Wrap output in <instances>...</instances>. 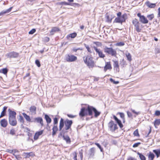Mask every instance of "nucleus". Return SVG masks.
Segmentation results:
<instances>
[{
    "label": "nucleus",
    "mask_w": 160,
    "mask_h": 160,
    "mask_svg": "<svg viewBox=\"0 0 160 160\" xmlns=\"http://www.w3.org/2000/svg\"><path fill=\"white\" fill-rule=\"evenodd\" d=\"M63 137L64 140L67 143L70 144L71 143V139L68 136L63 135Z\"/></svg>",
    "instance_id": "29"
},
{
    "label": "nucleus",
    "mask_w": 160,
    "mask_h": 160,
    "mask_svg": "<svg viewBox=\"0 0 160 160\" xmlns=\"http://www.w3.org/2000/svg\"><path fill=\"white\" fill-rule=\"evenodd\" d=\"M90 106L88 105L87 108L84 107L82 108L79 113V116L80 117H82L88 115L89 116L88 109L89 107H90Z\"/></svg>",
    "instance_id": "5"
},
{
    "label": "nucleus",
    "mask_w": 160,
    "mask_h": 160,
    "mask_svg": "<svg viewBox=\"0 0 160 160\" xmlns=\"http://www.w3.org/2000/svg\"><path fill=\"white\" fill-rule=\"evenodd\" d=\"M58 4L60 5H71V3L66 2H62L58 3Z\"/></svg>",
    "instance_id": "41"
},
{
    "label": "nucleus",
    "mask_w": 160,
    "mask_h": 160,
    "mask_svg": "<svg viewBox=\"0 0 160 160\" xmlns=\"http://www.w3.org/2000/svg\"><path fill=\"white\" fill-rule=\"evenodd\" d=\"M117 114L119 115L120 117L123 120V122L124 123L125 122V120L124 114L123 112H118L117 113Z\"/></svg>",
    "instance_id": "36"
},
{
    "label": "nucleus",
    "mask_w": 160,
    "mask_h": 160,
    "mask_svg": "<svg viewBox=\"0 0 160 160\" xmlns=\"http://www.w3.org/2000/svg\"><path fill=\"white\" fill-rule=\"evenodd\" d=\"M58 120L57 118L55 117L53 118V126L52 128V135L53 137H54L56 134L58 130Z\"/></svg>",
    "instance_id": "4"
},
{
    "label": "nucleus",
    "mask_w": 160,
    "mask_h": 160,
    "mask_svg": "<svg viewBox=\"0 0 160 160\" xmlns=\"http://www.w3.org/2000/svg\"><path fill=\"white\" fill-rule=\"evenodd\" d=\"M106 21L108 22H111L112 19L110 17L109 15H107L106 16Z\"/></svg>",
    "instance_id": "44"
},
{
    "label": "nucleus",
    "mask_w": 160,
    "mask_h": 160,
    "mask_svg": "<svg viewBox=\"0 0 160 160\" xmlns=\"http://www.w3.org/2000/svg\"><path fill=\"white\" fill-rule=\"evenodd\" d=\"M45 119L48 124L50 123L51 122V119L48 115L46 114L45 115Z\"/></svg>",
    "instance_id": "31"
},
{
    "label": "nucleus",
    "mask_w": 160,
    "mask_h": 160,
    "mask_svg": "<svg viewBox=\"0 0 160 160\" xmlns=\"http://www.w3.org/2000/svg\"><path fill=\"white\" fill-rule=\"evenodd\" d=\"M44 132V130H41L40 131L36 132L34 135L33 139L34 140H37L39 136L42 135Z\"/></svg>",
    "instance_id": "17"
},
{
    "label": "nucleus",
    "mask_w": 160,
    "mask_h": 160,
    "mask_svg": "<svg viewBox=\"0 0 160 160\" xmlns=\"http://www.w3.org/2000/svg\"><path fill=\"white\" fill-rule=\"evenodd\" d=\"M13 8V7H10L8 9H7L6 10L3 11H2L0 12V16H3L4 15L9 12H10L12 8Z\"/></svg>",
    "instance_id": "24"
},
{
    "label": "nucleus",
    "mask_w": 160,
    "mask_h": 160,
    "mask_svg": "<svg viewBox=\"0 0 160 160\" xmlns=\"http://www.w3.org/2000/svg\"><path fill=\"white\" fill-rule=\"evenodd\" d=\"M112 68L111 62H105V65L103 67V71L104 72H106L108 70H111Z\"/></svg>",
    "instance_id": "14"
},
{
    "label": "nucleus",
    "mask_w": 160,
    "mask_h": 160,
    "mask_svg": "<svg viewBox=\"0 0 160 160\" xmlns=\"http://www.w3.org/2000/svg\"><path fill=\"white\" fill-rule=\"evenodd\" d=\"M137 16L139 18V21L142 23L147 24L148 22L147 18L144 16L141 15L140 13H138L137 14Z\"/></svg>",
    "instance_id": "11"
},
{
    "label": "nucleus",
    "mask_w": 160,
    "mask_h": 160,
    "mask_svg": "<svg viewBox=\"0 0 160 160\" xmlns=\"http://www.w3.org/2000/svg\"><path fill=\"white\" fill-rule=\"evenodd\" d=\"M155 115L156 116H159L160 115V111L158 110L156 111L155 113Z\"/></svg>",
    "instance_id": "59"
},
{
    "label": "nucleus",
    "mask_w": 160,
    "mask_h": 160,
    "mask_svg": "<svg viewBox=\"0 0 160 160\" xmlns=\"http://www.w3.org/2000/svg\"><path fill=\"white\" fill-rule=\"evenodd\" d=\"M153 124L155 127H156L157 126L159 125L160 124V119H155L153 122Z\"/></svg>",
    "instance_id": "34"
},
{
    "label": "nucleus",
    "mask_w": 160,
    "mask_h": 160,
    "mask_svg": "<svg viewBox=\"0 0 160 160\" xmlns=\"http://www.w3.org/2000/svg\"><path fill=\"white\" fill-rule=\"evenodd\" d=\"M77 36L76 32H73L68 35L66 37L67 39H69L70 38H75Z\"/></svg>",
    "instance_id": "27"
},
{
    "label": "nucleus",
    "mask_w": 160,
    "mask_h": 160,
    "mask_svg": "<svg viewBox=\"0 0 160 160\" xmlns=\"http://www.w3.org/2000/svg\"><path fill=\"white\" fill-rule=\"evenodd\" d=\"M104 52L112 56H116L117 55V52L112 48L106 47L104 48Z\"/></svg>",
    "instance_id": "8"
},
{
    "label": "nucleus",
    "mask_w": 160,
    "mask_h": 160,
    "mask_svg": "<svg viewBox=\"0 0 160 160\" xmlns=\"http://www.w3.org/2000/svg\"><path fill=\"white\" fill-rule=\"evenodd\" d=\"M79 154L81 158V160H82L83 159V150L81 149V151L79 152Z\"/></svg>",
    "instance_id": "50"
},
{
    "label": "nucleus",
    "mask_w": 160,
    "mask_h": 160,
    "mask_svg": "<svg viewBox=\"0 0 160 160\" xmlns=\"http://www.w3.org/2000/svg\"><path fill=\"white\" fill-rule=\"evenodd\" d=\"M153 152L156 154L157 158L160 156V149L153 150Z\"/></svg>",
    "instance_id": "30"
},
{
    "label": "nucleus",
    "mask_w": 160,
    "mask_h": 160,
    "mask_svg": "<svg viewBox=\"0 0 160 160\" xmlns=\"http://www.w3.org/2000/svg\"><path fill=\"white\" fill-rule=\"evenodd\" d=\"M132 23L135 27V29L138 32H140L142 29L140 27V23L136 18H134L132 21Z\"/></svg>",
    "instance_id": "6"
},
{
    "label": "nucleus",
    "mask_w": 160,
    "mask_h": 160,
    "mask_svg": "<svg viewBox=\"0 0 160 160\" xmlns=\"http://www.w3.org/2000/svg\"><path fill=\"white\" fill-rule=\"evenodd\" d=\"M147 17L149 20L151 21L154 18V15L153 14H152L147 15Z\"/></svg>",
    "instance_id": "42"
},
{
    "label": "nucleus",
    "mask_w": 160,
    "mask_h": 160,
    "mask_svg": "<svg viewBox=\"0 0 160 160\" xmlns=\"http://www.w3.org/2000/svg\"><path fill=\"white\" fill-rule=\"evenodd\" d=\"M158 17H160V7H159L158 9Z\"/></svg>",
    "instance_id": "60"
},
{
    "label": "nucleus",
    "mask_w": 160,
    "mask_h": 160,
    "mask_svg": "<svg viewBox=\"0 0 160 160\" xmlns=\"http://www.w3.org/2000/svg\"><path fill=\"white\" fill-rule=\"evenodd\" d=\"M72 124V120L67 119L64 121V119L62 118H61L59 122V130L60 131L62 130L64 124L65 125L64 127L65 130L67 131L70 129H71V126Z\"/></svg>",
    "instance_id": "1"
},
{
    "label": "nucleus",
    "mask_w": 160,
    "mask_h": 160,
    "mask_svg": "<svg viewBox=\"0 0 160 160\" xmlns=\"http://www.w3.org/2000/svg\"><path fill=\"white\" fill-rule=\"evenodd\" d=\"M10 134L12 135H14L15 134V131L13 128L11 129L10 131Z\"/></svg>",
    "instance_id": "46"
},
{
    "label": "nucleus",
    "mask_w": 160,
    "mask_h": 160,
    "mask_svg": "<svg viewBox=\"0 0 160 160\" xmlns=\"http://www.w3.org/2000/svg\"><path fill=\"white\" fill-rule=\"evenodd\" d=\"M131 111L133 113L136 114V115H138L140 114V112H136L135 110L133 109H131Z\"/></svg>",
    "instance_id": "57"
},
{
    "label": "nucleus",
    "mask_w": 160,
    "mask_h": 160,
    "mask_svg": "<svg viewBox=\"0 0 160 160\" xmlns=\"http://www.w3.org/2000/svg\"><path fill=\"white\" fill-rule=\"evenodd\" d=\"M71 156L73 157L74 160H77V152L75 151L73 152L72 153Z\"/></svg>",
    "instance_id": "38"
},
{
    "label": "nucleus",
    "mask_w": 160,
    "mask_h": 160,
    "mask_svg": "<svg viewBox=\"0 0 160 160\" xmlns=\"http://www.w3.org/2000/svg\"><path fill=\"white\" fill-rule=\"evenodd\" d=\"M113 68L117 72H119V66L118 63V61L117 60H113Z\"/></svg>",
    "instance_id": "19"
},
{
    "label": "nucleus",
    "mask_w": 160,
    "mask_h": 160,
    "mask_svg": "<svg viewBox=\"0 0 160 160\" xmlns=\"http://www.w3.org/2000/svg\"><path fill=\"white\" fill-rule=\"evenodd\" d=\"M9 122L10 124L13 126L17 125V121L16 118L8 119Z\"/></svg>",
    "instance_id": "20"
},
{
    "label": "nucleus",
    "mask_w": 160,
    "mask_h": 160,
    "mask_svg": "<svg viewBox=\"0 0 160 160\" xmlns=\"http://www.w3.org/2000/svg\"><path fill=\"white\" fill-rule=\"evenodd\" d=\"M60 31V30L59 28L57 27H55L52 28L50 31V33L51 35H53L55 32H59Z\"/></svg>",
    "instance_id": "25"
},
{
    "label": "nucleus",
    "mask_w": 160,
    "mask_h": 160,
    "mask_svg": "<svg viewBox=\"0 0 160 160\" xmlns=\"http://www.w3.org/2000/svg\"><path fill=\"white\" fill-rule=\"evenodd\" d=\"M22 114L27 121L29 122H33V121H31L29 116L28 115L25 113H23Z\"/></svg>",
    "instance_id": "28"
},
{
    "label": "nucleus",
    "mask_w": 160,
    "mask_h": 160,
    "mask_svg": "<svg viewBox=\"0 0 160 160\" xmlns=\"http://www.w3.org/2000/svg\"><path fill=\"white\" fill-rule=\"evenodd\" d=\"M23 155L25 159L29 158L28 152H24L23 153Z\"/></svg>",
    "instance_id": "52"
},
{
    "label": "nucleus",
    "mask_w": 160,
    "mask_h": 160,
    "mask_svg": "<svg viewBox=\"0 0 160 160\" xmlns=\"http://www.w3.org/2000/svg\"><path fill=\"white\" fill-rule=\"evenodd\" d=\"M127 17V15L126 14H123L121 17L116 18L114 20V22L120 23L122 24V22H125Z\"/></svg>",
    "instance_id": "7"
},
{
    "label": "nucleus",
    "mask_w": 160,
    "mask_h": 160,
    "mask_svg": "<svg viewBox=\"0 0 160 160\" xmlns=\"http://www.w3.org/2000/svg\"><path fill=\"white\" fill-rule=\"evenodd\" d=\"M33 122L39 123L42 126H43L44 125L43 119L41 117H38L35 118L34 121H33Z\"/></svg>",
    "instance_id": "16"
},
{
    "label": "nucleus",
    "mask_w": 160,
    "mask_h": 160,
    "mask_svg": "<svg viewBox=\"0 0 160 160\" xmlns=\"http://www.w3.org/2000/svg\"><path fill=\"white\" fill-rule=\"evenodd\" d=\"M95 152V148L94 147L90 149L89 154V158H93Z\"/></svg>",
    "instance_id": "22"
},
{
    "label": "nucleus",
    "mask_w": 160,
    "mask_h": 160,
    "mask_svg": "<svg viewBox=\"0 0 160 160\" xmlns=\"http://www.w3.org/2000/svg\"><path fill=\"white\" fill-rule=\"evenodd\" d=\"M93 59V57L91 55H87L83 58L84 63L89 68H92L95 66Z\"/></svg>",
    "instance_id": "2"
},
{
    "label": "nucleus",
    "mask_w": 160,
    "mask_h": 160,
    "mask_svg": "<svg viewBox=\"0 0 160 160\" xmlns=\"http://www.w3.org/2000/svg\"><path fill=\"white\" fill-rule=\"evenodd\" d=\"M7 56L8 58H16L19 56L18 52L12 51L7 54Z\"/></svg>",
    "instance_id": "13"
},
{
    "label": "nucleus",
    "mask_w": 160,
    "mask_h": 160,
    "mask_svg": "<svg viewBox=\"0 0 160 160\" xmlns=\"http://www.w3.org/2000/svg\"><path fill=\"white\" fill-rule=\"evenodd\" d=\"M95 144L97 146V147L100 149L101 152L103 151V148H102L100 145L98 143H95Z\"/></svg>",
    "instance_id": "51"
},
{
    "label": "nucleus",
    "mask_w": 160,
    "mask_h": 160,
    "mask_svg": "<svg viewBox=\"0 0 160 160\" xmlns=\"http://www.w3.org/2000/svg\"><path fill=\"white\" fill-rule=\"evenodd\" d=\"M141 142H137V143H134L133 145V148H136V147H138L139 145H140V144H141Z\"/></svg>",
    "instance_id": "55"
},
{
    "label": "nucleus",
    "mask_w": 160,
    "mask_h": 160,
    "mask_svg": "<svg viewBox=\"0 0 160 160\" xmlns=\"http://www.w3.org/2000/svg\"><path fill=\"white\" fill-rule=\"evenodd\" d=\"M113 118L121 128L123 127V126L122 124L121 120H119L115 115L113 116Z\"/></svg>",
    "instance_id": "23"
},
{
    "label": "nucleus",
    "mask_w": 160,
    "mask_h": 160,
    "mask_svg": "<svg viewBox=\"0 0 160 160\" xmlns=\"http://www.w3.org/2000/svg\"><path fill=\"white\" fill-rule=\"evenodd\" d=\"M77 59V57L73 55L68 54L65 58L66 60L69 62H73L76 61Z\"/></svg>",
    "instance_id": "10"
},
{
    "label": "nucleus",
    "mask_w": 160,
    "mask_h": 160,
    "mask_svg": "<svg viewBox=\"0 0 160 160\" xmlns=\"http://www.w3.org/2000/svg\"><path fill=\"white\" fill-rule=\"evenodd\" d=\"M155 157V155L153 153L150 152L148 155V158L150 160H153Z\"/></svg>",
    "instance_id": "33"
},
{
    "label": "nucleus",
    "mask_w": 160,
    "mask_h": 160,
    "mask_svg": "<svg viewBox=\"0 0 160 160\" xmlns=\"http://www.w3.org/2000/svg\"><path fill=\"white\" fill-rule=\"evenodd\" d=\"M127 113L128 116V117L131 118L132 117V115L131 112H130L129 111H127Z\"/></svg>",
    "instance_id": "58"
},
{
    "label": "nucleus",
    "mask_w": 160,
    "mask_h": 160,
    "mask_svg": "<svg viewBox=\"0 0 160 160\" xmlns=\"http://www.w3.org/2000/svg\"><path fill=\"white\" fill-rule=\"evenodd\" d=\"M133 135L134 136L137 137H140V134L139 133L138 130V129H136L133 133Z\"/></svg>",
    "instance_id": "40"
},
{
    "label": "nucleus",
    "mask_w": 160,
    "mask_h": 160,
    "mask_svg": "<svg viewBox=\"0 0 160 160\" xmlns=\"http://www.w3.org/2000/svg\"><path fill=\"white\" fill-rule=\"evenodd\" d=\"M8 71V69L7 68H3L0 70V72L5 75H7Z\"/></svg>",
    "instance_id": "35"
},
{
    "label": "nucleus",
    "mask_w": 160,
    "mask_h": 160,
    "mask_svg": "<svg viewBox=\"0 0 160 160\" xmlns=\"http://www.w3.org/2000/svg\"><path fill=\"white\" fill-rule=\"evenodd\" d=\"M108 127L110 131L112 132H114L118 128L117 124L115 123L112 120H111L109 122Z\"/></svg>",
    "instance_id": "9"
},
{
    "label": "nucleus",
    "mask_w": 160,
    "mask_h": 160,
    "mask_svg": "<svg viewBox=\"0 0 160 160\" xmlns=\"http://www.w3.org/2000/svg\"><path fill=\"white\" fill-rule=\"evenodd\" d=\"M36 31V30L35 29H32L29 32V34H32L35 32Z\"/></svg>",
    "instance_id": "53"
},
{
    "label": "nucleus",
    "mask_w": 160,
    "mask_h": 160,
    "mask_svg": "<svg viewBox=\"0 0 160 160\" xmlns=\"http://www.w3.org/2000/svg\"><path fill=\"white\" fill-rule=\"evenodd\" d=\"M89 111V116H91L93 115V112L94 113V117L95 118H97L101 114V112L98 111L95 108L92 106H91L89 107L88 109Z\"/></svg>",
    "instance_id": "3"
},
{
    "label": "nucleus",
    "mask_w": 160,
    "mask_h": 160,
    "mask_svg": "<svg viewBox=\"0 0 160 160\" xmlns=\"http://www.w3.org/2000/svg\"><path fill=\"white\" fill-rule=\"evenodd\" d=\"M35 63L38 67H40L41 66L40 62L37 59L36 60Z\"/></svg>",
    "instance_id": "49"
},
{
    "label": "nucleus",
    "mask_w": 160,
    "mask_h": 160,
    "mask_svg": "<svg viewBox=\"0 0 160 160\" xmlns=\"http://www.w3.org/2000/svg\"><path fill=\"white\" fill-rule=\"evenodd\" d=\"M127 58V60L129 62H131L132 60V56L129 53L125 54Z\"/></svg>",
    "instance_id": "39"
},
{
    "label": "nucleus",
    "mask_w": 160,
    "mask_h": 160,
    "mask_svg": "<svg viewBox=\"0 0 160 160\" xmlns=\"http://www.w3.org/2000/svg\"><path fill=\"white\" fill-rule=\"evenodd\" d=\"M137 154L139 155V157L141 160H146V158L144 156L139 152H137Z\"/></svg>",
    "instance_id": "37"
},
{
    "label": "nucleus",
    "mask_w": 160,
    "mask_h": 160,
    "mask_svg": "<svg viewBox=\"0 0 160 160\" xmlns=\"http://www.w3.org/2000/svg\"><path fill=\"white\" fill-rule=\"evenodd\" d=\"M19 121L22 123H24V119L22 117L21 115H19V118L18 119Z\"/></svg>",
    "instance_id": "45"
},
{
    "label": "nucleus",
    "mask_w": 160,
    "mask_h": 160,
    "mask_svg": "<svg viewBox=\"0 0 160 160\" xmlns=\"http://www.w3.org/2000/svg\"><path fill=\"white\" fill-rule=\"evenodd\" d=\"M16 158L18 160H20L22 159V157L19 155H14Z\"/></svg>",
    "instance_id": "61"
},
{
    "label": "nucleus",
    "mask_w": 160,
    "mask_h": 160,
    "mask_svg": "<svg viewBox=\"0 0 160 160\" xmlns=\"http://www.w3.org/2000/svg\"><path fill=\"white\" fill-rule=\"evenodd\" d=\"M1 126L3 128H6L8 125L7 120L6 119H3L0 121Z\"/></svg>",
    "instance_id": "21"
},
{
    "label": "nucleus",
    "mask_w": 160,
    "mask_h": 160,
    "mask_svg": "<svg viewBox=\"0 0 160 160\" xmlns=\"http://www.w3.org/2000/svg\"><path fill=\"white\" fill-rule=\"evenodd\" d=\"M29 110L31 112L36 113V107L34 106H32L30 107Z\"/></svg>",
    "instance_id": "32"
},
{
    "label": "nucleus",
    "mask_w": 160,
    "mask_h": 160,
    "mask_svg": "<svg viewBox=\"0 0 160 160\" xmlns=\"http://www.w3.org/2000/svg\"><path fill=\"white\" fill-rule=\"evenodd\" d=\"M29 157H33L35 156L34 152H28Z\"/></svg>",
    "instance_id": "56"
},
{
    "label": "nucleus",
    "mask_w": 160,
    "mask_h": 160,
    "mask_svg": "<svg viewBox=\"0 0 160 160\" xmlns=\"http://www.w3.org/2000/svg\"><path fill=\"white\" fill-rule=\"evenodd\" d=\"M7 109V107L4 106L3 107V110L1 112L0 115V118H1L6 115Z\"/></svg>",
    "instance_id": "26"
},
{
    "label": "nucleus",
    "mask_w": 160,
    "mask_h": 160,
    "mask_svg": "<svg viewBox=\"0 0 160 160\" xmlns=\"http://www.w3.org/2000/svg\"><path fill=\"white\" fill-rule=\"evenodd\" d=\"M86 48L87 49V51L88 52H89L90 53H92V52L91 51V50L90 49V48L89 47V46L88 45H86L85 46Z\"/></svg>",
    "instance_id": "54"
},
{
    "label": "nucleus",
    "mask_w": 160,
    "mask_h": 160,
    "mask_svg": "<svg viewBox=\"0 0 160 160\" xmlns=\"http://www.w3.org/2000/svg\"><path fill=\"white\" fill-rule=\"evenodd\" d=\"M110 81L112 82L113 84H117L119 83V82L118 81H115L114 79L112 78H110L109 79Z\"/></svg>",
    "instance_id": "43"
},
{
    "label": "nucleus",
    "mask_w": 160,
    "mask_h": 160,
    "mask_svg": "<svg viewBox=\"0 0 160 160\" xmlns=\"http://www.w3.org/2000/svg\"><path fill=\"white\" fill-rule=\"evenodd\" d=\"M50 40L49 38L48 37H46L44 38V41L46 42H48Z\"/></svg>",
    "instance_id": "63"
},
{
    "label": "nucleus",
    "mask_w": 160,
    "mask_h": 160,
    "mask_svg": "<svg viewBox=\"0 0 160 160\" xmlns=\"http://www.w3.org/2000/svg\"><path fill=\"white\" fill-rule=\"evenodd\" d=\"M127 160H137L136 158L132 157H129L127 158Z\"/></svg>",
    "instance_id": "64"
},
{
    "label": "nucleus",
    "mask_w": 160,
    "mask_h": 160,
    "mask_svg": "<svg viewBox=\"0 0 160 160\" xmlns=\"http://www.w3.org/2000/svg\"><path fill=\"white\" fill-rule=\"evenodd\" d=\"M93 43L96 45L97 46H101L102 45L101 43L99 42H94Z\"/></svg>",
    "instance_id": "62"
},
{
    "label": "nucleus",
    "mask_w": 160,
    "mask_h": 160,
    "mask_svg": "<svg viewBox=\"0 0 160 160\" xmlns=\"http://www.w3.org/2000/svg\"><path fill=\"white\" fill-rule=\"evenodd\" d=\"M93 48L98 56L100 58H104L105 57V55L103 53L102 51L99 48H98L95 46H93Z\"/></svg>",
    "instance_id": "12"
},
{
    "label": "nucleus",
    "mask_w": 160,
    "mask_h": 160,
    "mask_svg": "<svg viewBox=\"0 0 160 160\" xmlns=\"http://www.w3.org/2000/svg\"><path fill=\"white\" fill-rule=\"evenodd\" d=\"M125 45V43L124 42H120L117 43L116 44V45L118 46H123Z\"/></svg>",
    "instance_id": "47"
},
{
    "label": "nucleus",
    "mask_w": 160,
    "mask_h": 160,
    "mask_svg": "<svg viewBox=\"0 0 160 160\" xmlns=\"http://www.w3.org/2000/svg\"><path fill=\"white\" fill-rule=\"evenodd\" d=\"M9 114L8 119L16 118V113L15 112L12 111L10 109L8 110Z\"/></svg>",
    "instance_id": "15"
},
{
    "label": "nucleus",
    "mask_w": 160,
    "mask_h": 160,
    "mask_svg": "<svg viewBox=\"0 0 160 160\" xmlns=\"http://www.w3.org/2000/svg\"><path fill=\"white\" fill-rule=\"evenodd\" d=\"M70 5L73 6L74 7H79L80 6V5L78 3H71V5Z\"/></svg>",
    "instance_id": "48"
},
{
    "label": "nucleus",
    "mask_w": 160,
    "mask_h": 160,
    "mask_svg": "<svg viewBox=\"0 0 160 160\" xmlns=\"http://www.w3.org/2000/svg\"><path fill=\"white\" fill-rule=\"evenodd\" d=\"M145 4L148 8H155L156 7V3H152L149 1L146 2Z\"/></svg>",
    "instance_id": "18"
}]
</instances>
